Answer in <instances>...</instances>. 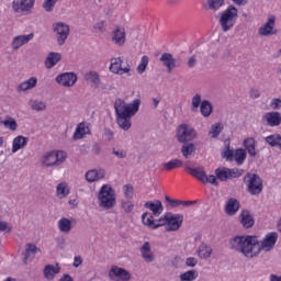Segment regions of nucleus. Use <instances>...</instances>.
I'll list each match as a JSON object with an SVG mask.
<instances>
[{
	"instance_id": "nucleus-1",
	"label": "nucleus",
	"mask_w": 281,
	"mask_h": 281,
	"mask_svg": "<svg viewBox=\"0 0 281 281\" xmlns=\"http://www.w3.org/2000/svg\"><path fill=\"white\" fill-rule=\"evenodd\" d=\"M278 243V233L272 232L266 235V238L260 240L258 236L245 235L236 236L229 240L231 249L243 254L245 258L251 260L258 258L259 254L271 251Z\"/></svg>"
},
{
	"instance_id": "nucleus-2",
	"label": "nucleus",
	"mask_w": 281,
	"mask_h": 281,
	"mask_svg": "<svg viewBox=\"0 0 281 281\" xmlns=\"http://www.w3.org/2000/svg\"><path fill=\"white\" fill-rule=\"evenodd\" d=\"M142 99H134L131 103L125 100L116 99L114 102V111L116 114V124L122 131H131V117H135L139 112Z\"/></svg>"
},
{
	"instance_id": "nucleus-3",
	"label": "nucleus",
	"mask_w": 281,
	"mask_h": 281,
	"mask_svg": "<svg viewBox=\"0 0 281 281\" xmlns=\"http://www.w3.org/2000/svg\"><path fill=\"white\" fill-rule=\"evenodd\" d=\"M187 172L201 181V183H211L212 186L218 187V179L220 181H229V168L220 167L215 170V176L205 172V168L203 166L194 168L187 167Z\"/></svg>"
},
{
	"instance_id": "nucleus-4",
	"label": "nucleus",
	"mask_w": 281,
	"mask_h": 281,
	"mask_svg": "<svg viewBox=\"0 0 281 281\" xmlns=\"http://www.w3.org/2000/svg\"><path fill=\"white\" fill-rule=\"evenodd\" d=\"M98 200L100 207H104V210L115 207L117 201L115 199V190H113V187L103 184L99 191Z\"/></svg>"
},
{
	"instance_id": "nucleus-5",
	"label": "nucleus",
	"mask_w": 281,
	"mask_h": 281,
	"mask_svg": "<svg viewBox=\"0 0 281 281\" xmlns=\"http://www.w3.org/2000/svg\"><path fill=\"white\" fill-rule=\"evenodd\" d=\"M238 21V9L234 5H228L220 15V25L224 32H229Z\"/></svg>"
},
{
	"instance_id": "nucleus-6",
	"label": "nucleus",
	"mask_w": 281,
	"mask_h": 281,
	"mask_svg": "<svg viewBox=\"0 0 281 281\" xmlns=\"http://www.w3.org/2000/svg\"><path fill=\"white\" fill-rule=\"evenodd\" d=\"M244 183L248 186V192L252 195L260 194L262 192V178L258 173H246L244 177Z\"/></svg>"
},
{
	"instance_id": "nucleus-7",
	"label": "nucleus",
	"mask_w": 281,
	"mask_h": 281,
	"mask_svg": "<svg viewBox=\"0 0 281 281\" xmlns=\"http://www.w3.org/2000/svg\"><path fill=\"white\" fill-rule=\"evenodd\" d=\"M176 137L179 144H188L189 142L196 139V131L188 124H181L177 128Z\"/></svg>"
},
{
	"instance_id": "nucleus-8",
	"label": "nucleus",
	"mask_w": 281,
	"mask_h": 281,
	"mask_svg": "<svg viewBox=\"0 0 281 281\" xmlns=\"http://www.w3.org/2000/svg\"><path fill=\"white\" fill-rule=\"evenodd\" d=\"M142 221L143 224L150 229H159V227H166V225H168V213H166L162 217L155 220L153 214L146 212L142 215Z\"/></svg>"
},
{
	"instance_id": "nucleus-9",
	"label": "nucleus",
	"mask_w": 281,
	"mask_h": 281,
	"mask_svg": "<svg viewBox=\"0 0 281 281\" xmlns=\"http://www.w3.org/2000/svg\"><path fill=\"white\" fill-rule=\"evenodd\" d=\"M124 65V59L122 57H113L110 61L111 74H116V76H124V74H131V65Z\"/></svg>"
},
{
	"instance_id": "nucleus-10",
	"label": "nucleus",
	"mask_w": 281,
	"mask_h": 281,
	"mask_svg": "<svg viewBox=\"0 0 281 281\" xmlns=\"http://www.w3.org/2000/svg\"><path fill=\"white\" fill-rule=\"evenodd\" d=\"M71 30L69 29V25L64 22H56L53 23V32L57 34V44L58 45H65V42L67 38H69V32Z\"/></svg>"
},
{
	"instance_id": "nucleus-11",
	"label": "nucleus",
	"mask_w": 281,
	"mask_h": 281,
	"mask_svg": "<svg viewBox=\"0 0 281 281\" xmlns=\"http://www.w3.org/2000/svg\"><path fill=\"white\" fill-rule=\"evenodd\" d=\"M34 3H36V0H13L12 10L18 14H30L34 10Z\"/></svg>"
},
{
	"instance_id": "nucleus-12",
	"label": "nucleus",
	"mask_w": 281,
	"mask_h": 281,
	"mask_svg": "<svg viewBox=\"0 0 281 281\" xmlns=\"http://www.w3.org/2000/svg\"><path fill=\"white\" fill-rule=\"evenodd\" d=\"M183 225V214H172L167 212V225L165 226L166 232H177Z\"/></svg>"
},
{
	"instance_id": "nucleus-13",
	"label": "nucleus",
	"mask_w": 281,
	"mask_h": 281,
	"mask_svg": "<svg viewBox=\"0 0 281 281\" xmlns=\"http://www.w3.org/2000/svg\"><path fill=\"white\" fill-rule=\"evenodd\" d=\"M109 278L113 281H130L131 272L124 268H120L117 266H112L109 271Z\"/></svg>"
},
{
	"instance_id": "nucleus-14",
	"label": "nucleus",
	"mask_w": 281,
	"mask_h": 281,
	"mask_svg": "<svg viewBox=\"0 0 281 281\" xmlns=\"http://www.w3.org/2000/svg\"><path fill=\"white\" fill-rule=\"evenodd\" d=\"M258 34L260 36H276L278 30H276V15H270L267 23L259 27Z\"/></svg>"
},
{
	"instance_id": "nucleus-15",
	"label": "nucleus",
	"mask_w": 281,
	"mask_h": 281,
	"mask_svg": "<svg viewBox=\"0 0 281 281\" xmlns=\"http://www.w3.org/2000/svg\"><path fill=\"white\" fill-rule=\"evenodd\" d=\"M55 80L61 87H74L78 80V76L75 72H64L58 75Z\"/></svg>"
},
{
	"instance_id": "nucleus-16",
	"label": "nucleus",
	"mask_w": 281,
	"mask_h": 281,
	"mask_svg": "<svg viewBox=\"0 0 281 281\" xmlns=\"http://www.w3.org/2000/svg\"><path fill=\"white\" fill-rule=\"evenodd\" d=\"M34 38V33L27 34V35H18L13 37L11 42V48L13 52H18V49H21L23 45H27Z\"/></svg>"
},
{
	"instance_id": "nucleus-17",
	"label": "nucleus",
	"mask_w": 281,
	"mask_h": 281,
	"mask_svg": "<svg viewBox=\"0 0 281 281\" xmlns=\"http://www.w3.org/2000/svg\"><path fill=\"white\" fill-rule=\"evenodd\" d=\"M159 60L162 63V66L167 68L168 74H172V69H175V67H179L177 60L170 53H164Z\"/></svg>"
},
{
	"instance_id": "nucleus-18",
	"label": "nucleus",
	"mask_w": 281,
	"mask_h": 281,
	"mask_svg": "<svg viewBox=\"0 0 281 281\" xmlns=\"http://www.w3.org/2000/svg\"><path fill=\"white\" fill-rule=\"evenodd\" d=\"M85 177L88 183H95V181H100L101 179H104V177H106V171H104V169H91L86 172Z\"/></svg>"
},
{
	"instance_id": "nucleus-19",
	"label": "nucleus",
	"mask_w": 281,
	"mask_h": 281,
	"mask_svg": "<svg viewBox=\"0 0 281 281\" xmlns=\"http://www.w3.org/2000/svg\"><path fill=\"white\" fill-rule=\"evenodd\" d=\"M112 41L115 45H119V47H122L124 43H126V31L124 27L116 26L114 29Z\"/></svg>"
},
{
	"instance_id": "nucleus-20",
	"label": "nucleus",
	"mask_w": 281,
	"mask_h": 281,
	"mask_svg": "<svg viewBox=\"0 0 281 281\" xmlns=\"http://www.w3.org/2000/svg\"><path fill=\"white\" fill-rule=\"evenodd\" d=\"M144 207H146V210H150L154 216H159L164 212V204L159 200H156L154 202L147 201L144 204Z\"/></svg>"
},
{
	"instance_id": "nucleus-21",
	"label": "nucleus",
	"mask_w": 281,
	"mask_h": 281,
	"mask_svg": "<svg viewBox=\"0 0 281 281\" xmlns=\"http://www.w3.org/2000/svg\"><path fill=\"white\" fill-rule=\"evenodd\" d=\"M240 210V202L234 198H229L225 204V213L228 216H235L236 212Z\"/></svg>"
},
{
	"instance_id": "nucleus-22",
	"label": "nucleus",
	"mask_w": 281,
	"mask_h": 281,
	"mask_svg": "<svg viewBox=\"0 0 281 281\" xmlns=\"http://www.w3.org/2000/svg\"><path fill=\"white\" fill-rule=\"evenodd\" d=\"M140 256L145 262H155V254L150 249V243L145 241L140 247Z\"/></svg>"
},
{
	"instance_id": "nucleus-23",
	"label": "nucleus",
	"mask_w": 281,
	"mask_h": 281,
	"mask_svg": "<svg viewBox=\"0 0 281 281\" xmlns=\"http://www.w3.org/2000/svg\"><path fill=\"white\" fill-rule=\"evenodd\" d=\"M268 126H280L281 124V113L280 112H267L263 116Z\"/></svg>"
},
{
	"instance_id": "nucleus-24",
	"label": "nucleus",
	"mask_w": 281,
	"mask_h": 281,
	"mask_svg": "<svg viewBox=\"0 0 281 281\" xmlns=\"http://www.w3.org/2000/svg\"><path fill=\"white\" fill-rule=\"evenodd\" d=\"M27 142H30L29 137L22 135L15 137L12 143V153H19V150H22V148L27 146Z\"/></svg>"
},
{
	"instance_id": "nucleus-25",
	"label": "nucleus",
	"mask_w": 281,
	"mask_h": 281,
	"mask_svg": "<svg viewBox=\"0 0 281 281\" xmlns=\"http://www.w3.org/2000/svg\"><path fill=\"white\" fill-rule=\"evenodd\" d=\"M58 273H60V266H58V263H56V266L47 265L44 268V278H46V280H54Z\"/></svg>"
},
{
	"instance_id": "nucleus-26",
	"label": "nucleus",
	"mask_w": 281,
	"mask_h": 281,
	"mask_svg": "<svg viewBox=\"0 0 281 281\" xmlns=\"http://www.w3.org/2000/svg\"><path fill=\"white\" fill-rule=\"evenodd\" d=\"M38 85V79L36 77H31L29 80L23 81L16 87V91L21 93V91H30L31 89H34Z\"/></svg>"
},
{
	"instance_id": "nucleus-27",
	"label": "nucleus",
	"mask_w": 281,
	"mask_h": 281,
	"mask_svg": "<svg viewBox=\"0 0 281 281\" xmlns=\"http://www.w3.org/2000/svg\"><path fill=\"white\" fill-rule=\"evenodd\" d=\"M85 80L88 81L91 87H94L95 89L100 87V74H98V71L95 70L88 71L85 75Z\"/></svg>"
},
{
	"instance_id": "nucleus-28",
	"label": "nucleus",
	"mask_w": 281,
	"mask_h": 281,
	"mask_svg": "<svg viewBox=\"0 0 281 281\" xmlns=\"http://www.w3.org/2000/svg\"><path fill=\"white\" fill-rule=\"evenodd\" d=\"M61 59L63 55H60V53H49L45 60L46 69H52V67L58 65V63H60Z\"/></svg>"
},
{
	"instance_id": "nucleus-29",
	"label": "nucleus",
	"mask_w": 281,
	"mask_h": 281,
	"mask_svg": "<svg viewBox=\"0 0 281 281\" xmlns=\"http://www.w3.org/2000/svg\"><path fill=\"white\" fill-rule=\"evenodd\" d=\"M240 223L241 225H244V227H246V229L254 227V216H251V213H249V211H243L240 213Z\"/></svg>"
},
{
	"instance_id": "nucleus-30",
	"label": "nucleus",
	"mask_w": 281,
	"mask_h": 281,
	"mask_svg": "<svg viewBox=\"0 0 281 281\" xmlns=\"http://www.w3.org/2000/svg\"><path fill=\"white\" fill-rule=\"evenodd\" d=\"M198 256L202 260H207V258H212V247L207 246V244H201L198 248Z\"/></svg>"
},
{
	"instance_id": "nucleus-31",
	"label": "nucleus",
	"mask_w": 281,
	"mask_h": 281,
	"mask_svg": "<svg viewBox=\"0 0 281 281\" xmlns=\"http://www.w3.org/2000/svg\"><path fill=\"white\" fill-rule=\"evenodd\" d=\"M58 229L61 232V234H69V232L72 229L71 220L61 217L58 221Z\"/></svg>"
},
{
	"instance_id": "nucleus-32",
	"label": "nucleus",
	"mask_w": 281,
	"mask_h": 281,
	"mask_svg": "<svg viewBox=\"0 0 281 281\" xmlns=\"http://www.w3.org/2000/svg\"><path fill=\"white\" fill-rule=\"evenodd\" d=\"M205 5L211 12H218L225 5V0H206Z\"/></svg>"
},
{
	"instance_id": "nucleus-33",
	"label": "nucleus",
	"mask_w": 281,
	"mask_h": 281,
	"mask_svg": "<svg viewBox=\"0 0 281 281\" xmlns=\"http://www.w3.org/2000/svg\"><path fill=\"white\" fill-rule=\"evenodd\" d=\"M244 146L250 157H256V139L254 137L246 138L244 140Z\"/></svg>"
},
{
	"instance_id": "nucleus-34",
	"label": "nucleus",
	"mask_w": 281,
	"mask_h": 281,
	"mask_svg": "<svg viewBox=\"0 0 281 281\" xmlns=\"http://www.w3.org/2000/svg\"><path fill=\"white\" fill-rule=\"evenodd\" d=\"M37 251H41L38 247L34 244H26L25 252H24V265H27V259L31 258V256H35Z\"/></svg>"
},
{
	"instance_id": "nucleus-35",
	"label": "nucleus",
	"mask_w": 281,
	"mask_h": 281,
	"mask_svg": "<svg viewBox=\"0 0 281 281\" xmlns=\"http://www.w3.org/2000/svg\"><path fill=\"white\" fill-rule=\"evenodd\" d=\"M56 195L58 196V199H65L69 195V186L67 184V182H60L57 184Z\"/></svg>"
},
{
	"instance_id": "nucleus-36",
	"label": "nucleus",
	"mask_w": 281,
	"mask_h": 281,
	"mask_svg": "<svg viewBox=\"0 0 281 281\" xmlns=\"http://www.w3.org/2000/svg\"><path fill=\"white\" fill-rule=\"evenodd\" d=\"M234 159L237 164V166H243L245 164V160L247 159V150L239 148L235 150Z\"/></svg>"
},
{
	"instance_id": "nucleus-37",
	"label": "nucleus",
	"mask_w": 281,
	"mask_h": 281,
	"mask_svg": "<svg viewBox=\"0 0 281 281\" xmlns=\"http://www.w3.org/2000/svg\"><path fill=\"white\" fill-rule=\"evenodd\" d=\"M200 111L203 115V117H210L212 115V103L207 100H203L201 105H200Z\"/></svg>"
},
{
	"instance_id": "nucleus-38",
	"label": "nucleus",
	"mask_w": 281,
	"mask_h": 281,
	"mask_svg": "<svg viewBox=\"0 0 281 281\" xmlns=\"http://www.w3.org/2000/svg\"><path fill=\"white\" fill-rule=\"evenodd\" d=\"M180 150L183 157L189 159V157L192 155V153H194V150H196V148L194 147V143H183Z\"/></svg>"
},
{
	"instance_id": "nucleus-39",
	"label": "nucleus",
	"mask_w": 281,
	"mask_h": 281,
	"mask_svg": "<svg viewBox=\"0 0 281 281\" xmlns=\"http://www.w3.org/2000/svg\"><path fill=\"white\" fill-rule=\"evenodd\" d=\"M42 164L43 166H46V168H49L52 166H58L56 162V151L48 153L42 160Z\"/></svg>"
},
{
	"instance_id": "nucleus-40",
	"label": "nucleus",
	"mask_w": 281,
	"mask_h": 281,
	"mask_svg": "<svg viewBox=\"0 0 281 281\" xmlns=\"http://www.w3.org/2000/svg\"><path fill=\"white\" fill-rule=\"evenodd\" d=\"M267 144H269V146L276 147L278 146L281 150V136L280 134H273L270 136H267L266 138Z\"/></svg>"
},
{
	"instance_id": "nucleus-41",
	"label": "nucleus",
	"mask_w": 281,
	"mask_h": 281,
	"mask_svg": "<svg viewBox=\"0 0 281 281\" xmlns=\"http://www.w3.org/2000/svg\"><path fill=\"white\" fill-rule=\"evenodd\" d=\"M85 135H87V127L85 123H79L74 133L72 139H82Z\"/></svg>"
},
{
	"instance_id": "nucleus-42",
	"label": "nucleus",
	"mask_w": 281,
	"mask_h": 281,
	"mask_svg": "<svg viewBox=\"0 0 281 281\" xmlns=\"http://www.w3.org/2000/svg\"><path fill=\"white\" fill-rule=\"evenodd\" d=\"M196 278H199V272L196 270H188L180 274L181 281H194Z\"/></svg>"
},
{
	"instance_id": "nucleus-43",
	"label": "nucleus",
	"mask_w": 281,
	"mask_h": 281,
	"mask_svg": "<svg viewBox=\"0 0 281 281\" xmlns=\"http://www.w3.org/2000/svg\"><path fill=\"white\" fill-rule=\"evenodd\" d=\"M222 132H223V125L221 123H215L211 126L209 135H211L213 139H216V137H218V135H221Z\"/></svg>"
},
{
	"instance_id": "nucleus-44",
	"label": "nucleus",
	"mask_w": 281,
	"mask_h": 281,
	"mask_svg": "<svg viewBox=\"0 0 281 281\" xmlns=\"http://www.w3.org/2000/svg\"><path fill=\"white\" fill-rule=\"evenodd\" d=\"M166 170H175L176 168H181L183 166V161L181 159H172L169 162L162 164Z\"/></svg>"
},
{
	"instance_id": "nucleus-45",
	"label": "nucleus",
	"mask_w": 281,
	"mask_h": 281,
	"mask_svg": "<svg viewBox=\"0 0 281 281\" xmlns=\"http://www.w3.org/2000/svg\"><path fill=\"white\" fill-rule=\"evenodd\" d=\"M56 3H58V0H44L42 8L45 10V12H54Z\"/></svg>"
},
{
	"instance_id": "nucleus-46",
	"label": "nucleus",
	"mask_w": 281,
	"mask_h": 281,
	"mask_svg": "<svg viewBox=\"0 0 281 281\" xmlns=\"http://www.w3.org/2000/svg\"><path fill=\"white\" fill-rule=\"evenodd\" d=\"M149 58L148 56L144 55L140 59L139 65L137 66L138 74H144L146 69L148 68Z\"/></svg>"
},
{
	"instance_id": "nucleus-47",
	"label": "nucleus",
	"mask_w": 281,
	"mask_h": 281,
	"mask_svg": "<svg viewBox=\"0 0 281 281\" xmlns=\"http://www.w3.org/2000/svg\"><path fill=\"white\" fill-rule=\"evenodd\" d=\"M31 109H33V111H45V109H47V104L43 101H38V100H34L31 101Z\"/></svg>"
},
{
	"instance_id": "nucleus-48",
	"label": "nucleus",
	"mask_w": 281,
	"mask_h": 281,
	"mask_svg": "<svg viewBox=\"0 0 281 281\" xmlns=\"http://www.w3.org/2000/svg\"><path fill=\"white\" fill-rule=\"evenodd\" d=\"M1 124H3L5 128H9L10 131H16V128H19V124H16V121L12 117L8 121H2Z\"/></svg>"
},
{
	"instance_id": "nucleus-49",
	"label": "nucleus",
	"mask_w": 281,
	"mask_h": 281,
	"mask_svg": "<svg viewBox=\"0 0 281 281\" xmlns=\"http://www.w3.org/2000/svg\"><path fill=\"white\" fill-rule=\"evenodd\" d=\"M203 101H201V94H195L191 100L192 111H199Z\"/></svg>"
},
{
	"instance_id": "nucleus-50",
	"label": "nucleus",
	"mask_w": 281,
	"mask_h": 281,
	"mask_svg": "<svg viewBox=\"0 0 281 281\" xmlns=\"http://www.w3.org/2000/svg\"><path fill=\"white\" fill-rule=\"evenodd\" d=\"M243 172H245V170L243 169H229L228 168V177L229 179H238V177H243Z\"/></svg>"
},
{
	"instance_id": "nucleus-51",
	"label": "nucleus",
	"mask_w": 281,
	"mask_h": 281,
	"mask_svg": "<svg viewBox=\"0 0 281 281\" xmlns=\"http://www.w3.org/2000/svg\"><path fill=\"white\" fill-rule=\"evenodd\" d=\"M66 159H67V153H65V151L55 153V160L57 162V166H60L61 164H65Z\"/></svg>"
},
{
	"instance_id": "nucleus-52",
	"label": "nucleus",
	"mask_w": 281,
	"mask_h": 281,
	"mask_svg": "<svg viewBox=\"0 0 281 281\" xmlns=\"http://www.w3.org/2000/svg\"><path fill=\"white\" fill-rule=\"evenodd\" d=\"M122 207L126 214H131V212H133V210H135V204H133V202H131L128 200L122 201Z\"/></svg>"
},
{
	"instance_id": "nucleus-53",
	"label": "nucleus",
	"mask_w": 281,
	"mask_h": 281,
	"mask_svg": "<svg viewBox=\"0 0 281 281\" xmlns=\"http://www.w3.org/2000/svg\"><path fill=\"white\" fill-rule=\"evenodd\" d=\"M222 157L227 159V161H232V159H234V150L229 148V144H226V149L223 151Z\"/></svg>"
},
{
	"instance_id": "nucleus-54",
	"label": "nucleus",
	"mask_w": 281,
	"mask_h": 281,
	"mask_svg": "<svg viewBox=\"0 0 281 281\" xmlns=\"http://www.w3.org/2000/svg\"><path fill=\"white\" fill-rule=\"evenodd\" d=\"M112 155H115L117 159H126L127 154L124 149L112 148Z\"/></svg>"
},
{
	"instance_id": "nucleus-55",
	"label": "nucleus",
	"mask_w": 281,
	"mask_h": 281,
	"mask_svg": "<svg viewBox=\"0 0 281 281\" xmlns=\"http://www.w3.org/2000/svg\"><path fill=\"white\" fill-rule=\"evenodd\" d=\"M270 109H273V111H278L281 109V99L274 98L270 102Z\"/></svg>"
},
{
	"instance_id": "nucleus-56",
	"label": "nucleus",
	"mask_w": 281,
	"mask_h": 281,
	"mask_svg": "<svg viewBox=\"0 0 281 281\" xmlns=\"http://www.w3.org/2000/svg\"><path fill=\"white\" fill-rule=\"evenodd\" d=\"M124 189V194L126 196V199H131L133 196V186L132 184H125L123 187Z\"/></svg>"
},
{
	"instance_id": "nucleus-57",
	"label": "nucleus",
	"mask_w": 281,
	"mask_h": 281,
	"mask_svg": "<svg viewBox=\"0 0 281 281\" xmlns=\"http://www.w3.org/2000/svg\"><path fill=\"white\" fill-rule=\"evenodd\" d=\"M103 135H104L105 139H108V142H111L113 139L115 133H113V130H111V128H104Z\"/></svg>"
},
{
	"instance_id": "nucleus-58",
	"label": "nucleus",
	"mask_w": 281,
	"mask_h": 281,
	"mask_svg": "<svg viewBox=\"0 0 281 281\" xmlns=\"http://www.w3.org/2000/svg\"><path fill=\"white\" fill-rule=\"evenodd\" d=\"M187 267H194L195 265H199V259L194 257H189L186 260Z\"/></svg>"
},
{
	"instance_id": "nucleus-59",
	"label": "nucleus",
	"mask_w": 281,
	"mask_h": 281,
	"mask_svg": "<svg viewBox=\"0 0 281 281\" xmlns=\"http://www.w3.org/2000/svg\"><path fill=\"white\" fill-rule=\"evenodd\" d=\"M0 232H7V234H10V232H12V227L8 226V222L0 221Z\"/></svg>"
},
{
	"instance_id": "nucleus-60",
	"label": "nucleus",
	"mask_w": 281,
	"mask_h": 281,
	"mask_svg": "<svg viewBox=\"0 0 281 281\" xmlns=\"http://www.w3.org/2000/svg\"><path fill=\"white\" fill-rule=\"evenodd\" d=\"M104 27H106V23L104 21L97 22L93 25V30H99V32H104Z\"/></svg>"
},
{
	"instance_id": "nucleus-61",
	"label": "nucleus",
	"mask_w": 281,
	"mask_h": 281,
	"mask_svg": "<svg viewBox=\"0 0 281 281\" xmlns=\"http://www.w3.org/2000/svg\"><path fill=\"white\" fill-rule=\"evenodd\" d=\"M187 65H188V67H189L190 69L196 67V56H195V55L191 56V57L189 58Z\"/></svg>"
},
{
	"instance_id": "nucleus-62",
	"label": "nucleus",
	"mask_w": 281,
	"mask_h": 281,
	"mask_svg": "<svg viewBox=\"0 0 281 281\" xmlns=\"http://www.w3.org/2000/svg\"><path fill=\"white\" fill-rule=\"evenodd\" d=\"M250 98L257 100V98H260V91L258 89L250 90Z\"/></svg>"
},
{
	"instance_id": "nucleus-63",
	"label": "nucleus",
	"mask_w": 281,
	"mask_h": 281,
	"mask_svg": "<svg viewBox=\"0 0 281 281\" xmlns=\"http://www.w3.org/2000/svg\"><path fill=\"white\" fill-rule=\"evenodd\" d=\"M80 265H82V258H81L80 256L75 257V258H74L72 267H75L76 269H78V267H80Z\"/></svg>"
},
{
	"instance_id": "nucleus-64",
	"label": "nucleus",
	"mask_w": 281,
	"mask_h": 281,
	"mask_svg": "<svg viewBox=\"0 0 281 281\" xmlns=\"http://www.w3.org/2000/svg\"><path fill=\"white\" fill-rule=\"evenodd\" d=\"M59 281H74V278H71V277H70L69 274H67V273H64V274L60 277Z\"/></svg>"
}]
</instances>
